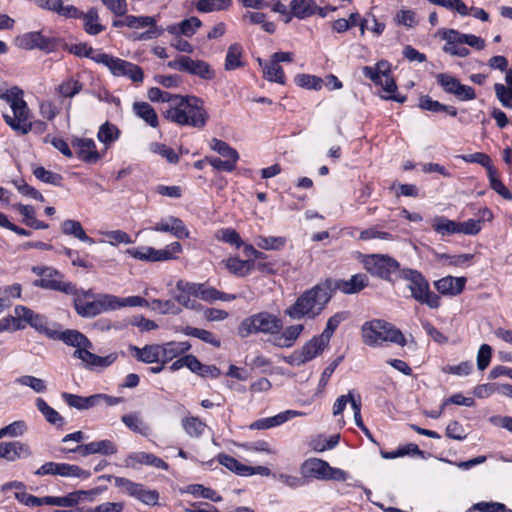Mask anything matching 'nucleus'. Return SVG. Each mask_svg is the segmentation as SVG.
<instances>
[{
    "label": "nucleus",
    "instance_id": "nucleus-1",
    "mask_svg": "<svg viewBox=\"0 0 512 512\" xmlns=\"http://www.w3.org/2000/svg\"><path fill=\"white\" fill-rule=\"evenodd\" d=\"M57 327L53 340H60L68 346L75 349L72 356L82 361L83 367L87 370L95 371L111 366L117 360V353H110L107 356H98L91 352L93 343L86 335L75 329L59 330Z\"/></svg>",
    "mask_w": 512,
    "mask_h": 512
},
{
    "label": "nucleus",
    "instance_id": "nucleus-2",
    "mask_svg": "<svg viewBox=\"0 0 512 512\" xmlns=\"http://www.w3.org/2000/svg\"><path fill=\"white\" fill-rule=\"evenodd\" d=\"M332 297L331 279H327L304 291L284 310V314L292 320L315 319L324 311Z\"/></svg>",
    "mask_w": 512,
    "mask_h": 512
},
{
    "label": "nucleus",
    "instance_id": "nucleus-3",
    "mask_svg": "<svg viewBox=\"0 0 512 512\" xmlns=\"http://www.w3.org/2000/svg\"><path fill=\"white\" fill-rule=\"evenodd\" d=\"M163 115L172 123L198 129L205 127L208 120L203 101L196 96H184L175 107L166 108Z\"/></svg>",
    "mask_w": 512,
    "mask_h": 512
},
{
    "label": "nucleus",
    "instance_id": "nucleus-4",
    "mask_svg": "<svg viewBox=\"0 0 512 512\" xmlns=\"http://www.w3.org/2000/svg\"><path fill=\"white\" fill-rule=\"evenodd\" d=\"M0 99L7 102L13 111V117L8 114L3 115L6 124L21 135L28 134L32 130V123L29 121L30 111L23 99V91L14 86L1 92Z\"/></svg>",
    "mask_w": 512,
    "mask_h": 512
},
{
    "label": "nucleus",
    "instance_id": "nucleus-5",
    "mask_svg": "<svg viewBox=\"0 0 512 512\" xmlns=\"http://www.w3.org/2000/svg\"><path fill=\"white\" fill-rule=\"evenodd\" d=\"M361 332L363 342L371 347H380L387 342L403 347L407 342L405 336L398 328L381 319L365 322L362 325Z\"/></svg>",
    "mask_w": 512,
    "mask_h": 512
},
{
    "label": "nucleus",
    "instance_id": "nucleus-6",
    "mask_svg": "<svg viewBox=\"0 0 512 512\" xmlns=\"http://www.w3.org/2000/svg\"><path fill=\"white\" fill-rule=\"evenodd\" d=\"M407 282L411 297L420 304H425L431 309L440 306V297L430 290L428 280L424 275L411 268H403L400 271V278Z\"/></svg>",
    "mask_w": 512,
    "mask_h": 512
},
{
    "label": "nucleus",
    "instance_id": "nucleus-7",
    "mask_svg": "<svg viewBox=\"0 0 512 512\" xmlns=\"http://www.w3.org/2000/svg\"><path fill=\"white\" fill-rule=\"evenodd\" d=\"M282 328L283 322L277 315L262 311L243 319L238 327V334L241 338L259 333L274 337Z\"/></svg>",
    "mask_w": 512,
    "mask_h": 512
},
{
    "label": "nucleus",
    "instance_id": "nucleus-8",
    "mask_svg": "<svg viewBox=\"0 0 512 512\" xmlns=\"http://www.w3.org/2000/svg\"><path fill=\"white\" fill-rule=\"evenodd\" d=\"M31 271L40 277L33 282L35 287L62 292L64 294L76 293V285L65 281L59 270L50 266H33Z\"/></svg>",
    "mask_w": 512,
    "mask_h": 512
},
{
    "label": "nucleus",
    "instance_id": "nucleus-9",
    "mask_svg": "<svg viewBox=\"0 0 512 512\" xmlns=\"http://www.w3.org/2000/svg\"><path fill=\"white\" fill-rule=\"evenodd\" d=\"M364 266L369 273L386 281H394L393 276L400 278L403 269L396 259L384 254L366 256Z\"/></svg>",
    "mask_w": 512,
    "mask_h": 512
},
{
    "label": "nucleus",
    "instance_id": "nucleus-10",
    "mask_svg": "<svg viewBox=\"0 0 512 512\" xmlns=\"http://www.w3.org/2000/svg\"><path fill=\"white\" fill-rule=\"evenodd\" d=\"M114 485L121 493L134 498L142 504L148 506L158 505L160 498L159 492L155 489H149L142 483L134 482L125 477H115Z\"/></svg>",
    "mask_w": 512,
    "mask_h": 512
},
{
    "label": "nucleus",
    "instance_id": "nucleus-11",
    "mask_svg": "<svg viewBox=\"0 0 512 512\" xmlns=\"http://www.w3.org/2000/svg\"><path fill=\"white\" fill-rule=\"evenodd\" d=\"M182 252L179 242H172L163 249H155L149 246H139L127 249L126 253L134 259L148 262H164L177 259Z\"/></svg>",
    "mask_w": 512,
    "mask_h": 512
},
{
    "label": "nucleus",
    "instance_id": "nucleus-12",
    "mask_svg": "<svg viewBox=\"0 0 512 512\" xmlns=\"http://www.w3.org/2000/svg\"><path fill=\"white\" fill-rule=\"evenodd\" d=\"M74 308L81 317L92 318L103 312L115 310L116 296L99 294L94 300H85L83 297L74 298Z\"/></svg>",
    "mask_w": 512,
    "mask_h": 512
},
{
    "label": "nucleus",
    "instance_id": "nucleus-13",
    "mask_svg": "<svg viewBox=\"0 0 512 512\" xmlns=\"http://www.w3.org/2000/svg\"><path fill=\"white\" fill-rule=\"evenodd\" d=\"M127 27L131 29L148 28L145 32L133 33L131 39L134 41L151 40L163 33V29L157 27V20L153 16L128 15Z\"/></svg>",
    "mask_w": 512,
    "mask_h": 512
},
{
    "label": "nucleus",
    "instance_id": "nucleus-14",
    "mask_svg": "<svg viewBox=\"0 0 512 512\" xmlns=\"http://www.w3.org/2000/svg\"><path fill=\"white\" fill-rule=\"evenodd\" d=\"M15 45L25 50L37 48L46 53H50L56 49L57 41L55 38L43 36L39 31H33L17 36L15 38Z\"/></svg>",
    "mask_w": 512,
    "mask_h": 512
},
{
    "label": "nucleus",
    "instance_id": "nucleus-15",
    "mask_svg": "<svg viewBox=\"0 0 512 512\" xmlns=\"http://www.w3.org/2000/svg\"><path fill=\"white\" fill-rule=\"evenodd\" d=\"M37 476L58 475L62 477H74L87 479L90 477V472L80 468L78 465L68 463L46 462L41 465L36 471Z\"/></svg>",
    "mask_w": 512,
    "mask_h": 512
},
{
    "label": "nucleus",
    "instance_id": "nucleus-16",
    "mask_svg": "<svg viewBox=\"0 0 512 512\" xmlns=\"http://www.w3.org/2000/svg\"><path fill=\"white\" fill-rule=\"evenodd\" d=\"M327 346L319 337L314 336L301 349L295 350L287 358V362L294 366H301L316 358Z\"/></svg>",
    "mask_w": 512,
    "mask_h": 512
},
{
    "label": "nucleus",
    "instance_id": "nucleus-17",
    "mask_svg": "<svg viewBox=\"0 0 512 512\" xmlns=\"http://www.w3.org/2000/svg\"><path fill=\"white\" fill-rule=\"evenodd\" d=\"M60 450L64 453H78L82 457H86L92 454L110 456L118 452L117 445L108 439L92 441L87 444H80L74 448H61Z\"/></svg>",
    "mask_w": 512,
    "mask_h": 512
},
{
    "label": "nucleus",
    "instance_id": "nucleus-18",
    "mask_svg": "<svg viewBox=\"0 0 512 512\" xmlns=\"http://www.w3.org/2000/svg\"><path fill=\"white\" fill-rule=\"evenodd\" d=\"M175 300L190 310H199L201 305L193 298H197V283L180 279L176 283Z\"/></svg>",
    "mask_w": 512,
    "mask_h": 512
},
{
    "label": "nucleus",
    "instance_id": "nucleus-19",
    "mask_svg": "<svg viewBox=\"0 0 512 512\" xmlns=\"http://www.w3.org/2000/svg\"><path fill=\"white\" fill-rule=\"evenodd\" d=\"M440 36L445 40L442 48L445 53L460 58H465L470 54V50L462 44L458 30L445 29L440 32Z\"/></svg>",
    "mask_w": 512,
    "mask_h": 512
},
{
    "label": "nucleus",
    "instance_id": "nucleus-20",
    "mask_svg": "<svg viewBox=\"0 0 512 512\" xmlns=\"http://www.w3.org/2000/svg\"><path fill=\"white\" fill-rule=\"evenodd\" d=\"M306 413L297 410H285L283 412L278 413L275 416L262 418L254 421L251 425V429L255 430H266L273 427L280 426L285 422L295 418V417H303Z\"/></svg>",
    "mask_w": 512,
    "mask_h": 512
},
{
    "label": "nucleus",
    "instance_id": "nucleus-21",
    "mask_svg": "<svg viewBox=\"0 0 512 512\" xmlns=\"http://www.w3.org/2000/svg\"><path fill=\"white\" fill-rule=\"evenodd\" d=\"M368 281L366 274L359 273L353 275L349 280L331 279V288L333 293L335 290H340L344 294H356L368 286Z\"/></svg>",
    "mask_w": 512,
    "mask_h": 512
},
{
    "label": "nucleus",
    "instance_id": "nucleus-22",
    "mask_svg": "<svg viewBox=\"0 0 512 512\" xmlns=\"http://www.w3.org/2000/svg\"><path fill=\"white\" fill-rule=\"evenodd\" d=\"M72 146L76 149L78 158L85 163L94 164L101 158L93 139L74 138L72 140Z\"/></svg>",
    "mask_w": 512,
    "mask_h": 512
},
{
    "label": "nucleus",
    "instance_id": "nucleus-23",
    "mask_svg": "<svg viewBox=\"0 0 512 512\" xmlns=\"http://www.w3.org/2000/svg\"><path fill=\"white\" fill-rule=\"evenodd\" d=\"M149 229L157 232L171 233L173 236L179 239H185L189 237V231L186 228L184 222L180 218L174 216L161 219Z\"/></svg>",
    "mask_w": 512,
    "mask_h": 512
},
{
    "label": "nucleus",
    "instance_id": "nucleus-24",
    "mask_svg": "<svg viewBox=\"0 0 512 512\" xmlns=\"http://www.w3.org/2000/svg\"><path fill=\"white\" fill-rule=\"evenodd\" d=\"M64 0H35V4L43 9L50 12H54L59 16L66 18H79L82 12L73 5H63Z\"/></svg>",
    "mask_w": 512,
    "mask_h": 512
},
{
    "label": "nucleus",
    "instance_id": "nucleus-25",
    "mask_svg": "<svg viewBox=\"0 0 512 512\" xmlns=\"http://www.w3.org/2000/svg\"><path fill=\"white\" fill-rule=\"evenodd\" d=\"M3 459L15 462L19 459H26L32 455L28 444L20 441L1 442Z\"/></svg>",
    "mask_w": 512,
    "mask_h": 512
},
{
    "label": "nucleus",
    "instance_id": "nucleus-26",
    "mask_svg": "<svg viewBox=\"0 0 512 512\" xmlns=\"http://www.w3.org/2000/svg\"><path fill=\"white\" fill-rule=\"evenodd\" d=\"M304 328L303 324L291 325L285 329L282 328L278 334H275L272 343L279 348H290L294 346Z\"/></svg>",
    "mask_w": 512,
    "mask_h": 512
},
{
    "label": "nucleus",
    "instance_id": "nucleus-27",
    "mask_svg": "<svg viewBox=\"0 0 512 512\" xmlns=\"http://www.w3.org/2000/svg\"><path fill=\"white\" fill-rule=\"evenodd\" d=\"M127 467H134L135 464H142L152 466L162 470H168L169 465L161 458L157 457L152 453L147 452H135L127 456L125 460Z\"/></svg>",
    "mask_w": 512,
    "mask_h": 512
},
{
    "label": "nucleus",
    "instance_id": "nucleus-28",
    "mask_svg": "<svg viewBox=\"0 0 512 512\" xmlns=\"http://www.w3.org/2000/svg\"><path fill=\"white\" fill-rule=\"evenodd\" d=\"M327 463L319 458L306 459L300 466L301 476L304 480L310 478L324 480Z\"/></svg>",
    "mask_w": 512,
    "mask_h": 512
},
{
    "label": "nucleus",
    "instance_id": "nucleus-29",
    "mask_svg": "<svg viewBox=\"0 0 512 512\" xmlns=\"http://www.w3.org/2000/svg\"><path fill=\"white\" fill-rule=\"evenodd\" d=\"M466 284L465 277L446 276L434 282V286L442 295L455 296L460 294Z\"/></svg>",
    "mask_w": 512,
    "mask_h": 512
},
{
    "label": "nucleus",
    "instance_id": "nucleus-30",
    "mask_svg": "<svg viewBox=\"0 0 512 512\" xmlns=\"http://www.w3.org/2000/svg\"><path fill=\"white\" fill-rule=\"evenodd\" d=\"M197 298L213 303L215 301L230 302L237 298L235 294L221 292L207 283H197Z\"/></svg>",
    "mask_w": 512,
    "mask_h": 512
},
{
    "label": "nucleus",
    "instance_id": "nucleus-31",
    "mask_svg": "<svg viewBox=\"0 0 512 512\" xmlns=\"http://www.w3.org/2000/svg\"><path fill=\"white\" fill-rule=\"evenodd\" d=\"M133 356L140 362L151 364L162 363L160 344L145 345L143 348L130 346Z\"/></svg>",
    "mask_w": 512,
    "mask_h": 512
},
{
    "label": "nucleus",
    "instance_id": "nucleus-32",
    "mask_svg": "<svg viewBox=\"0 0 512 512\" xmlns=\"http://www.w3.org/2000/svg\"><path fill=\"white\" fill-rule=\"evenodd\" d=\"M201 25V20L192 16L188 19L182 20L177 24L169 25L166 30L168 33L175 36L191 37L196 33L197 29L200 28Z\"/></svg>",
    "mask_w": 512,
    "mask_h": 512
},
{
    "label": "nucleus",
    "instance_id": "nucleus-33",
    "mask_svg": "<svg viewBox=\"0 0 512 512\" xmlns=\"http://www.w3.org/2000/svg\"><path fill=\"white\" fill-rule=\"evenodd\" d=\"M162 363L166 364L191 349L188 341H171L160 345Z\"/></svg>",
    "mask_w": 512,
    "mask_h": 512
},
{
    "label": "nucleus",
    "instance_id": "nucleus-34",
    "mask_svg": "<svg viewBox=\"0 0 512 512\" xmlns=\"http://www.w3.org/2000/svg\"><path fill=\"white\" fill-rule=\"evenodd\" d=\"M61 231L64 235L74 237V238L78 239L79 241L84 242L88 245L95 244L94 239L89 237L86 234L82 224L77 220H73V219L64 220L61 223Z\"/></svg>",
    "mask_w": 512,
    "mask_h": 512
},
{
    "label": "nucleus",
    "instance_id": "nucleus-35",
    "mask_svg": "<svg viewBox=\"0 0 512 512\" xmlns=\"http://www.w3.org/2000/svg\"><path fill=\"white\" fill-rule=\"evenodd\" d=\"M224 263L231 274L237 277H245L253 270L255 260H241L238 257H230Z\"/></svg>",
    "mask_w": 512,
    "mask_h": 512
},
{
    "label": "nucleus",
    "instance_id": "nucleus-36",
    "mask_svg": "<svg viewBox=\"0 0 512 512\" xmlns=\"http://www.w3.org/2000/svg\"><path fill=\"white\" fill-rule=\"evenodd\" d=\"M61 397L68 406L76 408L78 410H86L97 406L98 398H95V394L90 395L88 397H84L68 392H63L61 394Z\"/></svg>",
    "mask_w": 512,
    "mask_h": 512
},
{
    "label": "nucleus",
    "instance_id": "nucleus-37",
    "mask_svg": "<svg viewBox=\"0 0 512 512\" xmlns=\"http://www.w3.org/2000/svg\"><path fill=\"white\" fill-rule=\"evenodd\" d=\"M181 425L185 433L192 438H200L204 435L207 425L199 417L187 416L182 418Z\"/></svg>",
    "mask_w": 512,
    "mask_h": 512
},
{
    "label": "nucleus",
    "instance_id": "nucleus-38",
    "mask_svg": "<svg viewBox=\"0 0 512 512\" xmlns=\"http://www.w3.org/2000/svg\"><path fill=\"white\" fill-rule=\"evenodd\" d=\"M39 334L45 335L47 338L52 339L54 332L57 327H60L57 323H50L48 318L40 313H35L33 320L30 325Z\"/></svg>",
    "mask_w": 512,
    "mask_h": 512
},
{
    "label": "nucleus",
    "instance_id": "nucleus-39",
    "mask_svg": "<svg viewBox=\"0 0 512 512\" xmlns=\"http://www.w3.org/2000/svg\"><path fill=\"white\" fill-rule=\"evenodd\" d=\"M93 60L106 66L110 72L117 77H119V72L123 67H131V62L108 55L106 53L98 54L95 58H93Z\"/></svg>",
    "mask_w": 512,
    "mask_h": 512
},
{
    "label": "nucleus",
    "instance_id": "nucleus-40",
    "mask_svg": "<svg viewBox=\"0 0 512 512\" xmlns=\"http://www.w3.org/2000/svg\"><path fill=\"white\" fill-rule=\"evenodd\" d=\"M79 18L83 19L84 30L89 35H98L105 30V27L99 23V14L96 8H90Z\"/></svg>",
    "mask_w": 512,
    "mask_h": 512
},
{
    "label": "nucleus",
    "instance_id": "nucleus-41",
    "mask_svg": "<svg viewBox=\"0 0 512 512\" xmlns=\"http://www.w3.org/2000/svg\"><path fill=\"white\" fill-rule=\"evenodd\" d=\"M133 111L137 117L145 121L149 126L156 128L158 126V115L155 109L147 102H135Z\"/></svg>",
    "mask_w": 512,
    "mask_h": 512
},
{
    "label": "nucleus",
    "instance_id": "nucleus-42",
    "mask_svg": "<svg viewBox=\"0 0 512 512\" xmlns=\"http://www.w3.org/2000/svg\"><path fill=\"white\" fill-rule=\"evenodd\" d=\"M121 131L118 127L108 121L103 123L98 130L97 139L109 148L120 137Z\"/></svg>",
    "mask_w": 512,
    "mask_h": 512
},
{
    "label": "nucleus",
    "instance_id": "nucleus-43",
    "mask_svg": "<svg viewBox=\"0 0 512 512\" xmlns=\"http://www.w3.org/2000/svg\"><path fill=\"white\" fill-rule=\"evenodd\" d=\"M315 4V0H292L290 3V13L298 19H306L313 15Z\"/></svg>",
    "mask_w": 512,
    "mask_h": 512
},
{
    "label": "nucleus",
    "instance_id": "nucleus-44",
    "mask_svg": "<svg viewBox=\"0 0 512 512\" xmlns=\"http://www.w3.org/2000/svg\"><path fill=\"white\" fill-rule=\"evenodd\" d=\"M432 228L443 237L458 234V222L444 216H435L432 220Z\"/></svg>",
    "mask_w": 512,
    "mask_h": 512
},
{
    "label": "nucleus",
    "instance_id": "nucleus-45",
    "mask_svg": "<svg viewBox=\"0 0 512 512\" xmlns=\"http://www.w3.org/2000/svg\"><path fill=\"white\" fill-rule=\"evenodd\" d=\"M35 404L47 422L59 427L64 425V418L54 408L49 406L44 399L37 398Z\"/></svg>",
    "mask_w": 512,
    "mask_h": 512
},
{
    "label": "nucleus",
    "instance_id": "nucleus-46",
    "mask_svg": "<svg viewBox=\"0 0 512 512\" xmlns=\"http://www.w3.org/2000/svg\"><path fill=\"white\" fill-rule=\"evenodd\" d=\"M83 90V83L74 77H70L62 81L58 85L56 91L60 97L72 99Z\"/></svg>",
    "mask_w": 512,
    "mask_h": 512
},
{
    "label": "nucleus",
    "instance_id": "nucleus-47",
    "mask_svg": "<svg viewBox=\"0 0 512 512\" xmlns=\"http://www.w3.org/2000/svg\"><path fill=\"white\" fill-rule=\"evenodd\" d=\"M242 55L243 48L240 44L234 43L230 45L225 58V69L231 71L244 66Z\"/></svg>",
    "mask_w": 512,
    "mask_h": 512
},
{
    "label": "nucleus",
    "instance_id": "nucleus-48",
    "mask_svg": "<svg viewBox=\"0 0 512 512\" xmlns=\"http://www.w3.org/2000/svg\"><path fill=\"white\" fill-rule=\"evenodd\" d=\"M36 312L24 305H16L14 308V330H23L30 325Z\"/></svg>",
    "mask_w": 512,
    "mask_h": 512
},
{
    "label": "nucleus",
    "instance_id": "nucleus-49",
    "mask_svg": "<svg viewBox=\"0 0 512 512\" xmlns=\"http://www.w3.org/2000/svg\"><path fill=\"white\" fill-rule=\"evenodd\" d=\"M218 462L237 475L246 476L247 473H250L248 465L239 462L237 459L230 455L223 453L219 454Z\"/></svg>",
    "mask_w": 512,
    "mask_h": 512
},
{
    "label": "nucleus",
    "instance_id": "nucleus-50",
    "mask_svg": "<svg viewBox=\"0 0 512 512\" xmlns=\"http://www.w3.org/2000/svg\"><path fill=\"white\" fill-rule=\"evenodd\" d=\"M264 77L271 81L279 84H285V74L282 67L275 61L266 63L263 67Z\"/></svg>",
    "mask_w": 512,
    "mask_h": 512
},
{
    "label": "nucleus",
    "instance_id": "nucleus-51",
    "mask_svg": "<svg viewBox=\"0 0 512 512\" xmlns=\"http://www.w3.org/2000/svg\"><path fill=\"white\" fill-rule=\"evenodd\" d=\"M121 420L131 431L135 433L146 435L148 432V426L137 413L125 414L122 416Z\"/></svg>",
    "mask_w": 512,
    "mask_h": 512
},
{
    "label": "nucleus",
    "instance_id": "nucleus-52",
    "mask_svg": "<svg viewBox=\"0 0 512 512\" xmlns=\"http://www.w3.org/2000/svg\"><path fill=\"white\" fill-rule=\"evenodd\" d=\"M15 383L29 387L36 393H45L47 391L46 381L32 375L20 376L15 379Z\"/></svg>",
    "mask_w": 512,
    "mask_h": 512
},
{
    "label": "nucleus",
    "instance_id": "nucleus-53",
    "mask_svg": "<svg viewBox=\"0 0 512 512\" xmlns=\"http://www.w3.org/2000/svg\"><path fill=\"white\" fill-rule=\"evenodd\" d=\"M101 235L105 236V240H100L101 243H108L112 246H116L120 243L123 244H132L133 240L128 233L122 230H112V231H100Z\"/></svg>",
    "mask_w": 512,
    "mask_h": 512
},
{
    "label": "nucleus",
    "instance_id": "nucleus-54",
    "mask_svg": "<svg viewBox=\"0 0 512 512\" xmlns=\"http://www.w3.org/2000/svg\"><path fill=\"white\" fill-rule=\"evenodd\" d=\"M489 179V185L491 189H493L497 194L503 197L506 200H512V193L508 190V188L504 185V183L499 179L498 172L494 167L491 171L487 173Z\"/></svg>",
    "mask_w": 512,
    "mask_h": 512
},
{
    "label": "nucleus",
    "instance_id": "nucleus-55",
    "mask_svg": "<svg viewBox=\"0 0 512 512\" xmlns=\"http://www.w3.org/2000/svg\"><path fill=\"white\" fill-rule=\"evenodd\" d=\"M33 175L40 181L51 184L54 186H62L63 177L55 172L50 170H46L42 166H38L33 170Z\"/></svg>",
    "mask_w": 512,
    "mask_h": 512
},
{
    "label": "nucleus",
    "instance_id": "nucleus-56",
    "mask_svg": "<svg viewBox=\"0 0 512 512\" xmlns=\"http://www.w3.org/2000/svg\"><path fill=\"white\" fill-rule=\"evenodd\" d=\"M185 335L198 338L206 343H209L215 347L220 346V341L214 337V335L207 330L187 326L182 331Z\"/></svg>",
    "mask_w": 512,
    "mask_h": 512
},
{
    "label": "nucleus",
    "instance_id": "nucleus-57",
    "mask_svg": "<svg viewBox=\"0 0 512 512\" xmlns=\"http://www.w3.org/2000/svg\"><path fill=\"white\" fill-rule=\"evenodd\" d=\"M148 308L158 311L160 314L176 315L181 312V309L172 300L153 299L149 302Z\"/></svg>",
    "mask_w": 512,
    "mask_h": 512
},
{
    "label": "nucleus",
    "instance_id": "nucleus-58",
    "mask_svg": "<svg viewBox=\"0 0 512 512\" xmlns=\"http://www.w3.org/2000/svg\"><path fill=\"white\" fill-rule=\"evenodd\" d=\"M210 147L225 158L232 159L234 161L239 160L238 152L225 141L214 138L211 141Z\"/></svg>",
    "mask_w": 512,
    "mask_h": 512
},
{
    "label": "nucleus",
    "instance_id": "nucleus-59",
    "mask_svg": "<svg viewBox=\"0 0 512 512\" xmlns=\"http://www.w3.org/2000/svg\"><path fill=\"white\" fill-rule=\"evenodd\" d=\"M295 83L306 89L320 90L324 84V80L318 76L310 74H298L295 77Z\"/></svg>",
    "mask_w": 512,
    "mask_h": 512
},
{
    "label": "nucleus",
    "instance_id": "nucleus-60",
    "mask_svg": "<svg viewBox=\"0 0 512 512\" xmlns=\"http://www.w3.org/2000/svg\"><path fill=\"white\" fill-rule=\"evenodd\" d=\"M256 245L264 250H279L284 247L286 239L284 237L276 236H258L256 238Z\"/></svg>",
    "mask_w": 512,
    "mask_h": 512
},
{
    "label": "nucleus",
    "instance_id": "nucleus-61",
    "mask_svg": "<svg viewBox=\"0 0 512 512\" xmlns=\"http://www.w3.org/2000/svg\"><path fill=\"white\" fill-rule=\"evenodd\" d=\"M188 492L194 495L195 497L209 499L213 502L222 501V497L219 494H217L215 490L204 487L201 484L190 485L188 487Z\"/></svg>",
    "mask_w": 512,
    "mask_h": 512
},
{
    "label": "nucleus",
    "instance_id": "nucleus-62",
    "mask_svg": "<svg viewBox=\"0 0 512 512\" xmlns=\"http://www.w3.org/2000/svg\"><path fill=\"white\" fill-rule=\"evenodd\" d=\"M231 5V0H199L197 10L200 12H212L225 10Z\"/></svg>",
    "mask_w": 512,
    "mask_h": 512
},
{
    "label": "nucleus",
    "instance_id": "nucleus-63",
    "mask_svg": "<svg viewBox=\"0 0 512 512\" xmlns=\"http://www.w3.org/2000/svg\"><path fill=\"white\" fill-rule=\"evenodd\" d=\"M150 151L164 157L171 164H176L179 161L178 154L165 144L157 142L151 143Z\"/></svg>",
    "mask_w": 512,
    "mask_h": 512
},
{
    "label": "nucleus",
    "instance_id": "nucleus-64",
    "mask_svg": "<svg viewBox=\"0 0 512 512\" xmlns=\"http://www.w3.org/2000/svg\"><path fill=\"white\" fill-rule=\"evenodd\" d=\"M495 95L501 105L505 108L512 107V88L506 87L504 84H494Z\"/></svg>",
    "mask_w": 512,
    "mask_h": 512
}]
</instances>
